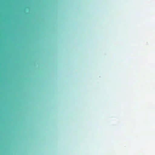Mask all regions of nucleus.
Segmentation results:
<instances>
[{
	"label": "nucleus",
	"mask_w": 155,
	"mask_h": 155,
	"mask_svg": "<svg viewBox=\"0 0 155 155\" xmlns=\"http://www.w3.org/2000/svg\"><path fill=\"white\" fill-rule=\"evenodd\" d=\"M21 20H0V21H21Z\"/></svg>",
	"instance_id": "obj_1"
},
{
	"label": "nucleus",
	"mask_w": 155,
	"mask_h": 155,
	"mask_svg": "<svg viewBox=\"0 0 155 155\" xmlns=\"http://www.w3.org/2000/svg\"><path fill=\"white\" fill-rule=\"evenodd\" d=\"M6 19V18H5V19Z\"/></svg>",
	"instance_id": "obj_2"
}]
</instances>
